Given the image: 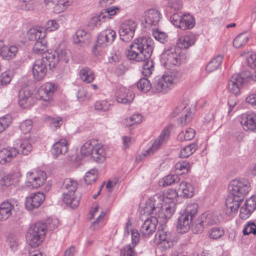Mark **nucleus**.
Returning <instances> with one entry per match:
<instances>
[{
  "mask_svg": "<svg viewBox=\"0 0 256 256\" xmlns=\"http://www.w3.org/2000/svg\"><path fill=\"white\" fill-rule=\"evenodd\" d=\"M116 36L115 31L112 29L102 32L98 36L96 44L92 48L93 54L96 56L102 55L104 48L114 41Z\"/></svg>",
  "mask_w": 256,
  "mask_h": 256,
  "instance_id": "obj_5",
  "label": "nucleus"
},
{
  "mask_svg": "<svg viewBox=\"0 0 256 256\" xmlns=\"http://www.w3.org/2000/svg\"><path fill=\"white\" fill-rule=\"evenodd\" d=\"M18 202L14 198H9L0 204V221L4 222L8 219L18 206Z\"/></svg>",
  "mask_w": 256,
  "mask_h": 256,
  "instance_id": "obj_17",
  "label": "nucleus"
},
{
  "mask_svg": "<svg viewBox=\"0 0 256 256\" xmlns=\"http://www.w3.org/2000/svg\"><path fill=\"white\" fill-rule=\"evenodd\" d=\"M196 148L197 146L195 144H191L181 150L180 156L182 158H188L196 151Z\"/></svg>",
  "mask_w": 256,
  "mask_h": 256,
  "instance_id": "obj_50",
  "label": "nucleus"
},
{
  "mask_svg": "<svg viewBox=\"0 0 256 256\" xmlns=\"http://www.w3.org/2000/svg\"><path fill=\"white\" fill-rule=\"evenodd\" d=\"M106 212L101 211L98 214L96 220H94L90 226V228L92 230H96L102 227L104 224V217L106 216Z\"/></svg>",
  "mask_w": 256,
  "mask_h": 256,
  "instance_id": "obj_51",
  "label": "nucleus"
},
{
  "mask_svg": "<svg viewBox=\"0 0 256 256\" xmlns=\"http://www.w3.org/2000/svg\"><path fill=\"white\" fill-rule=\"evenodd\" d=\"M142 18L145 22L146 27L156 28L159 25L162 18V14L160 10L156 8L146 10L143 13Z\"/></svg>",
  "mask_w": 256,
  "mask_h": 256,
  "instance_id": "obj_16",
  "label": "nucleus"
},
{
  "mask_svg": "<svg viewBox=\"0 0 256 256\" xmlns=\"http://www.w3.org/2000/svg\"><path fill=\"white\" fill-rule=\"evenodd\" d=\"M223 60L222 55H218L214 58L206 66V70L208 72H211L217 70L220 66Z\"/></svg>",
  "mask_w": 256,
  "mask_h": 256,
  "instance_id": "obj_42",
  "label": "nucleus"
},
{
  "mask_svg": "<svg viewBox=\"0 0 256 256\" xmlns=\"http://www.w3.org/2000/svg\"><path fill=\"white\" fill-rule=\"evenodd\" d=\"M244 235L256 234V224L254 222H248L244 226L242 230Z\"/></svg>",
  "mask_w": 256,
  "mask_h": 256,
  "instance_id": "obj_59",
  "label": "nucleus"
},
{
  "mask_svg": "<svg viewBox=\"0 0 256 256\" xmlns=\"http://www.w3.org/2000/svg\"><path fill=\"white\" fill-rule=\"evenodd\" d=\"M12 79V74L9 70L5 71L0 74V86H6Z\"/></svg>",
  "mask_w": 256,
  "mask_h": 256,
  "instance_id": "obj_58",
  "label": "nucleus"
},
{
  "mask_svg": "<svg viewBox=\"0 0 256 256\" xmlns=\"http://www.w3.org/2000/svg\"><path fill=\"white\" fill-rule=\"evenodd\" d=\"M152 35L155 39L161 43L166 41L167 35L166 33L158 30V29H152Z\"/></svg>",
  "mask_w": 256,
  "mask_h": 256,
  "instance_id": "obj_62",
  "label": "nucleus"
},
{
  "mask_svg": "<svg viewBox=\"0 0 256 256\" xmlns=\"http://www.w3.org/2000/svg\"><path fill=\"white\" fill-rule=\"evenodd\" d=\"M68 150V142L65 138L60 139L52 146V154L54 158L64 154Z\"/></svg>",
  "mask_w": 256,
  "mask_h": 256,
  "instance_id": "obj_28",
  "label": "nucleus"
},
{
  "mask_svg": "<svg viewBox=\"0 0 256 256\" xmlns=\"http://www.w3.org/2000/svg\"><path fill=\"white\" fill-rule=\"evenodd\" d=\"M134 245L128 244L120 250V256H136Z\"/></svg>",
  "mask_w": 256,
  "mask_h": 256,
  "instance_id": "obj_56",
  "label": "nucleus"
},
{
  "mask_svg": "<svg viewBox=\"0 0 256 256\" xmlns=\"http://www.w3.org/2000/svg\"><path fill=\"white\" fill-rule=\"evenodd\" d=\"M179 196L190 198L194 195V187L192 183L186 181L182 182L177 189Z\"/></svg>",
  "mask_w": 256,
  "mask_h": 256,
  "instance_id": "obj_32",
  "label": "nucleus"
},
{
  "mask_svg": "<svg viewBox=\"0 0 256 256\" xmlns=\"http://www.w3.org/2000/svg\"><path fill=\"white\" fill-rule=\"evenodd\" d=\"M195 36L192 34H188L180 36L178 41V48H188L193 45L195 42Z\"/></svg>",
  "mask_w": 256,
  "mask_h": 256,
  "instance_id": "obj_38",
  "label": "nucleus"
},
{
  "mask_svg": "<svg viewBox=\"0 0 256 256\" xmlns=\"http://www.w3.org/2000/svg\"><path fill=\"white\" fill-rule=\"evenodd\" d=\"M183 56L182 50L174 46L166 48L161 55L160 62L166 68L180 65Z\"/></svg>",
  "mask_w": 256,
  "mask_h": 256,
  "instance_id": "obj_4",
  "label": "nucleus"
},
{
  "mask_svg": "<svg viewBox=\"0 0 256 256\" xmlns=\"http://www.w3.org/2000/svg\"><path fill=\"white\" fill-rule=\"evenodd\" d=\"M34 103L30 92L27 89L22 90L19 92L18 104L24 108H28Z\"/></svg>",
  "mask_w": 256,
  "mask_h": 256,
  "instance_id": "obj_31",
  "label": "nucleus"
},
{
  "mask_svg": "<svg viewBox=\"0 0 256 256\" xmlns=\"http://www.w3.org/2000/svg\"><path fill=\"white\" fill-rule=\"evenodd\" d=\"M12 118L10 115H6L0 118V134L4 132L11 124Z\"/></svg>",
  "mask_w": 256,
  "mask_h": 256,
  "instance_id": "obj_55",
  "label": "nucleus"
},
{
  "mask_svg": "<svg viewBox=\"0 0 256 256\" xmlns=\"http://www.w3.org/2000/svg\"><path fill=\"white\" fill-rule=\"evenodd\" d=\"M190 168V164L186 161H180L175 165L176 172L178 174L188 172Z\"/></svg>",
  "mask_w": 256,
  "mask_h": 256,
  "instance_id": "obj_52",
  "label": "nucleus"
},
{
  "mask_svg": "<svg viewBox=\"0 0 256 256\" xmlns=\"http://www.w3.org/2000/svg\"><path fill=\"white\" fill-rule=\"evenodd\" d=\"M137 86L138 88L144 92H147L152 88V84L148 79L145 78L140 79Z\"/></svg>",
  "mask_w": 256,
  "mask_h": 256,
  "instance_id": "obj_54",
  "label": "nucleus"
},
{
  "mask_svg": "<svg viewBox=\"0 0 256 256\" xmlns=\"http://www.w3.org/2000/svg\"><path fill=\"white\" fill-rule=\"evenodd\" d=\"M98 169L95 168L88 171L84 176L85 182L88 184L94 183L98 178Z\"/></svg>",
  "mask_w": 256,
  "mask_h": 256,
  "instance_id": "obj_46",
  "label": "nucleus"
},
{
  "mask_svg": "<svg viewBox=\"0 0 256 256\" xmlns=\"http://www.w3.org/2000/svg\"><path fill=\"white\" fill-rule=\"evenodd\" d=\"M160 194H157L149 198L144 206H142L141 212L148 215H154L160 219V222H166L168 219L161 216L164 212V202Z\"/></svg>",
  "mask_w": 256,
  "mask_h": 256,
  "instance_id": "obj_2",
  "label": "nucleus"
},
{
  "mask_svg": "<svg viewBox=\"0 0 256 256\" xmlns=\"http://www.w3.org/2000/svg\"><path fill=\"white\" fill-rule=\"evenodd\" d=\"M240 123L244 130L256 132V114L246 112L242 114Z\"/></svg>",
  "mask_w": 256,
  "mask_h": 256,
  "instance_id": "obj_24",
  "label": "nucleus"
},
{
  "mask_svg": "<svg viewBox=\"0 0 256 256\" xmlns=\"http://www.w3.org/2000/svg\"><path fill=\"white\" fill-rule=\"evenodd\" d=\"M91 156L98 162H104L106 157V148L102 144L96 143L94 141Z\"/></svg>",
  "mask_w": 256,
  "mask_h": 256,
  "instance_id": "obj_30",
  "label": "nucleus"
},
{
  "mask_svg": "<svg viewBox=\"0 0 256 256\" xmlns=\"http://www.w3.org/2000/svg\"><path fill=\"white\" fill-rule=\"evenodd\" d=\"M256 210V196H252L247 198L240 207V217L242 220L248 218Z\"/></svg>",
  "mask_w": 256,
  "mask_h": 256,
  "instance_id": "obj_22",
  "label": "nucleus"
},
{
  "mask_svg": "<svg viewBox=\"0 0 256 256\" xmlns=\"http://www.w3.org/2000/svg\"><path fill=\"white\" fill-rule=\"evenodd\" d=\"M163 198L164 202V212L161 215L165 219H170L176 210L175 200L177 196H179L177 190L168 189L164 193H160Z\"/></svg>",
  "mask_w": 256,
  "mask_h": 256,
  "instance_id": "obj_10",
  "label": "nucleus"
},
{
  "mask_svg": "<svg viewBox=\"0 0 256 256\" xmlns=\"http://www.w3.org/2000/svg\"><path fill=\"white\" fill-rule=\"evenodd\" d=\"M246 62L250 68L255 69L253 73L250 72V77L254 82H256V53L248 55Z\"/></svg>",
  "mask_w": 256,
  "mask_h": 256,
  "instance_id": "obj_44",
  "label": "nucleus"
},
{
  "mask_svg": "<svg viewBox=\"0 0 256 256\" xmlns=\"http://www.w3.org/2000/svg\"><path fill=\"white\" fill-rule=\"evenodd\" d=\"M179 181L180 178L177 174L168 175L159 181L158 184L161 186H168Z\"/></svg>",
  "mask_w": 256,
  "mask_h": 256,
  "instance_id": "obj_45",
  "label": "nucleus"
},
{
  "mask_svg": "<svg viewBox=\"0 0 256 256\" xmlns=\"http://www.w3.org/2000/svg\"><path fill=\"white\" fill-rule=\"evenodd\" d=\"M194 136L195 130L192 128H187L178 134V138L180 141L190 140H192Z\"/></svg>",
  "mask_w": 256,
  "mask_h": 256,
  "instance_id": "obj_47",
  "label": "nucleus"
},
{
  "mask_svg": "<svg viewBox=\"0 0 256 256\" xmlns=\"http://www.w3.org/2000/svg\"><path fill=\"white\" fill-rule=\"evenodd\" d=\"M178 82L175 76L170 74H164L154 78L152 90L155 93L165 94L172 90Z\"/></svg>",
  "mask_w": 256,
  "mask_h": 256,
  "instance_id": "obj_3",
  "label": "nucleus"
},
{
  "mask_svg": "<svg viewBox=\"0 0 256 256\" xmlns=\"http://www.w3.org/2000/svg\"><path fill=\"white\" fill-rule=\"evenodd\" d=\"M169 136V131L168 129H164L160 136L154 142L151 141L148 144V147L142 154L144 156H151L156 152L162 145L167 140Z\"/></svg>",
  "mask_w": 256,
  "mask_h": 256,
  "instance_id": "obj_19",
  "label": "nucleus"
},
{
  "mask_svg": "<svg viewBox=\"0 0 256 256\" xmlns=\"http://www.w3.org/2000/svg\"><path fill=\"white\" fill-rule=\"evenodd\" d=\"M88 37V32L84 30H78L73 36L74 42L75 44L84 42Z\"/></svg>",
  "mask_w": 256,
  "mask_h": 256,
  "instance_id": "obj_53",
  "label": "nucleus"
},
{
  "mask_svg": "<svg viewBox=\"0 0 256 256\" xmlns=\"http://www.w3.org/2000/svg\"><path fill=\"white\" fill-rule=\"evenodd\" d=\"M251 37L252 35L250 32H244L239 34L233 40L234 46L237 48L244 46Z\"/></svg>",
  "mask_w": 256,
  "mask_h": 256,
  "instance_id": "obj_39",
  "label": "nucleus"
},
{
  "mask_svg": "<svg viewBox=\"0 0 256 256\" xmlns=\"http://www.w3.org/2000/svg\"><path fill=\"white\" fill-rule=\"evenodd\" d=\"M14 148L18 152V154H20L27 156L32 150V146L28 138H23L17 140L14 144Z\"/></svg>",
  "mask_w": 256,
  "mask_h": 256,
  "instance_id": "obj_26",
  "label": "nucleus"
},
{
  "mask_svg": "<svg viewBox=\"0 0 256 256\" xmlns=\"http://www.w3.org/2000/svg\"><path fill=\"white\" fill-rule=\"evenodd\" d=\"M46 229V224L44 222H38L32 225L27 238L29 245L34 248L40 246L44 238Z\"/></svg>",
  "mask_w": 256,
  "mask_h": 256,
  "instance_id": "obj_6",
  "label": "nucleus"
},
{
  "mask_svg": "<svg viewBox=\"0 0 256 256\" xmlns=\"http://www.w3.org/2000/svg\"><path fill=\"white\" fill-rule=\"evenodd\" d=\"M58 88V85L54 82H44L38 89L36 94V98L38 100L46 102V105L50 106L53 101Z\"/></svg>",
  "mask_w": 256,
  "mask_h": 256,
  "instance_id": "obj_11",
  "label": "nucleus"
},
{
  "mask_svg": "<svg viewBox=\"0 0 256 256\" xmlns=\"http://www.w3.org/2000/svg\"><path fill=\"white\" fill-rule=\"evenodd\" d=\"M50 126L52 128L56 130L63 123V119L61 117L49 118Z\"/></svg>",
  "mask_w": 256,
  "mask_h": 256,
  "instance_id": "obj_64",
  "label": "nucleus"
},
{
  "mask_svg": "<svg viewBox=\"0 0 256 256\" xmlns=\"http://www.w3.org/2000/svg\"><path fill=\"white\" fill-rule=\"evenodd\" d=\"M198 205L196 203L188 204L184 212V214H186L190 216V218L192 219L193 216L196 214L198 211Z\"/></svg>",
  "mask_w": 256,
  "mask_h": 256,
  "instance_id": "obj_61",
  "label": "nucleus"
},
{
  "mask_svg": "<svg viewBox=\"0 0 256 256\" xmlns=\"http://www.w3.org/2000/svg\"><path fill=\"white\" fill-rule=\"evenodd\" d=\"M242 200L234 196L228 197L226 201L227 213L228 214L236 213L240 208V203Z\"/></svg>",
  "mask_w": 256,
  "mask_h": 256,
  "instance_id": "obj_36",
  "label": "nucleus"
},
{
  "mask_svg": "<svg viewBox=\"0 0 256 256\" xmlns=\"http://www.w3.org/2000/svg\"><path fill=\"white\" fill-rule=\"evenodd\" d=\"M2 46L0 51V56L6 60H10L14 58L18 52V48L14 45L6 46L2 42H0Z\"/></svg>",
  "mask_w": 256,
  "mask_h": 256,
  "instance_id": "obj_29",
  "label": "nucleus"
},
{
  "mask_svg": "<svg viewBox=\"0 0 256 256\" xmlns=\"http://www.w3.org/2000/svg\"><path fill=\"white\" fill-rule=\"evenodd\" d=\"M52 68L48 58H46V54L41 58L37 59L32 64V74L34 80L40 81L46 77L48 66Z\"/></svg>",
  "mask_w": 256,
  "mask_h": 256,
  "instance_id": "obj_13",
  "label": "nucleus"
},
{
  "mask_svg": "<svg viewBox=\"0 0 256 256\" xmlns=\"http://www.w3.org/2000/svg\"><path fill=\"white\" fill-rule=\"evenodd\" d=\"M76 97L78 100L82 102L88 100L90 98V96L88 94L86 88L81 87L78 91Z\"/></svg>",
  "mask_w": 256,
  "mask_h": 256,
  "instance_id": "obj_60",
  "label": "nucleus"
},
{
  "mask_svg": "<svg viewBox=\"0 0 256 256\" xmlns=\"http://www.w3.org/2000/svg\"><path fill=\"white\" fill-rule=\"evenodd\" d=\"M18 155V152L13 147H8L0 150V164L10 162Z\"/></svg>",
  "mask_w": 256,
  "mask_h": 256,
  "instance_id": "obj_34",
  "label": "nucleus"
},
{
  "mask_svg": "<svg viewBox=\"0 0 256 256\" xmlns=\"http://www.w3.org/2000/svg\"><path fill=\"white\" fill-rule=\"evenodd\" d=\"M250 71L245 70L240 74H233L228 82V90L235 96L240 94L241 88L244 82H254L250 77Z\"/></svg>",
  "mask_w": 256,
  "mask_h": 256,
  "instance_id": "obj_9",
  "label": "nucleus"
},
{
  "mask_svg": "<svg viewBox=\"0 0 256 256\" xmlns=\"http://www.w3.org/2000/svg\"><path fill=\"white\" fill-rule=\"evenodd\" d=\"M120 11L118 6H112L104 10L101 13L104 16L106 20L112 19L114 16L117 14Z\"/></svg>",
  "mask_w": 256,
  "mask_h": 256,
  "instance_id": "obj_48",
  "label": "nucleus"
},
{
  "mask_svg": "<svg viewBox=\"0 0 256 256\" xmlns=\"http://www.w3.org/2000/svg\"><path fill=\"white\" fill-rule=\"evenodd\" d=\"M154 44V41L150 38H138L132 41L126 52V57L129 60L144 62L142 72L146 77L151 75L154 68V63L150 58Z\"/></svg>",
  "mask_w": 256,
  "mask_h": 256,
  "instance_id": "obj_1",
  "label": "nucleus"
},
{
  "mask_svg": "<svg viewBox=\"0 0 256 256\" xmlns=\"http://www.w3.org/2000/svg\"><path fill=\"white\" fill-rule=\"evenodd\" d=\"M46 58H48L49 62L54 68L59 60L68 62L69 60L70 52L66 50L58 49L56 50H50V52H46Z\"/></svg>",
  "mask_w": 256,
  "mask_h": 256,
  "instance_id": "obj_18",
  "label": "nucleus"
},
{
  "mask_svg": "<svg viewBox=\"0 0 256 256\" xmlns=\"http://www.w3.org/2000/svg\"><path fill=\"white\" fill-rule=\"evenodd\" d=\"M230 194L234 198H243L251 190L248 180L245 178H236L230 181L228 186Z\"/></svg>",
  "mask_w": 256,
  "mask_h": 256,
  "instance_id": "obj_8",
  "label": "nucleus"
},
{
  "mask_svg": "<svg viewBox=\"0 0 256 256\" xmlns=\"http://www.w3.org/2000/svg\"><path fill=\"white\" fill-rule=\"evenodd\" d=\"M28 38L30 40H36L34 46L33 52L36 54H42L50 52L47 50V42L44 38L46 34L41 28H32L28 33Z\"/></svg>",
  "mask_w": 256,
  "mask_h": 256,
  "instance_id": "obj_7",
  "label": "nucleus"
},
{
  "mask_svg": "<svg viewBox=\"0 0 256 256\" xmlns=\"http://www.w3.org/2000/svg\"><path fill=\"white\" fill-rule=\"evenodd\" d=\"M102 14L100 12L92 16L90 20L88 26L90 29H94L96 28L99 27L106 20Z\"/></svg>",
  "mask_w": 256,
  "mask_h": 256,
  "instance_id": "obj_41",
  "label": "nucleus"
},
{
  "mask_svg": "<svg viewBox=\"0 0 256 256\" xmlns=\"http://www.w3.org/2000/svg\"><path fill=\"white\" fill-rule=\"evenodd\" d=\"M45 200V196L42 192L32 194L26 198L25 206L28 210H32L39 207Z\"/></svg>",
  "mask_w": 256,
  "mask_h": 256,
  "instance_id": "obj_25",
  "label": "nucleus"
},
{
  "mask_svg": "<svg viewBox=\"0 0 256 256\" xmlns=\"http://www.w3.org/2000/svg\"><path fill=\"white\" fill-rule=\"evenodd\" d=\"M138 26V24L134 20L129 18L123 20L120 26V38L124 42L130 40L134 38Z\"/></svg>",
  "mask_w": 256,
  "mask_h": 256,
  "instance_id": "obj_15",
  "label": "nucleus"
},
{
  "mask_svg": "<svg viewBox=\"0 0 256 256\" xmlns=\"http://www.w3.org/2000/svg\"><path fill=\"white\" fill-rule=\"evenodd\" d=\"M77 187V182L72 178H66L63 182L62 188L64 192H76Z\"/></svg>",
  "mask_w": 256,
  "mask_h": 256,
  "instance_id": "obj_43",
  "label": "nucleus"
},
{
  "mask_svg": "<svg viewBox=\"0 0 256 256\" xmlns=\"http://www.w3.org/2000/svg\"><path fill=\"white\" fill-rule=\"evenodd\" d=\"M63 200L64 204L72 208H76L79 205L80 198L76 194V192H64Z\"/></svg>",
  "mask_w": 256,
  "mask_h": 256,
  "instance_id": "obj_37",
  "label": "nucleus"
},
{
  "mask_svg": "<svg viewBox=\"0 0 256 256\" xmlns=\"http://www.w3.org/2000/svg\"><path fill=\"white\" fill-rule=\"evenodd\" d=\"M155 244L166 250L173 246L174 240L171 233L165 230H158L154 238Z\"/></svg>",
  "mask_w": 256,
  "mask_h": 256,
  "instance_id": "obj_20",
  "label": "nucleus"
},
{
  "mask_svg": "<svg viewBox=\"0 0 256 256\" xmlns=\"http://www.w3.org/2000/svg\"><path fill=\"white\" fill-rule=\"evenodd\" d=\"M94 140H89L86 142L81 147L80 153L84 156H92Z\"/></svg>",
  "mask_w": 256,
  "mask_h": 256,
  "instance_id": "obj_49",
  "label": "nucleus"
},
{
  "mask_svg": "<svg viewBox=\"0 0 256 256\" xmlns=\"http://www.w3.org/2000/svg\"><path fill=\"white\" fill-rule=\"evenodd\" d=\"M220 222V217L219 214L216 212H206L203 213L198 220V231H201L203 227L217 224Z\"/></svg>",
  "mask_w": 256,
  "mask_h": 256,
  "instance_id": "obj_21",
  "label": "nucleus"
},
{
  "mask_svg": "<svg viewBox=\"0 0 256 256\" xmlns=\"http://www.w3.org/2000/svg\"><path fill=\"white\" fill-rule=\"evenodd\" d=\"M46 178V174L44 172L32 170L26 173V186L30 189L39 188L44 184Z\"/></svg>",
  "mask_w": 256,
  "mask_h": 256,
  "instance_id": "obj_12",
  "label": "nucleus"
},
{
  "mask_svg": "<svg viewBox=\"0 0 256 256\" xmlns=\"http://www.w3.org/2000/svg\"><path fill=\"white\" fill-rule=\"evenodd\" d=\"M45 2L47 4L54 6V10L57 13L64 11L72 4L70 0H45Z\"/></svg>",
  "mask_w": 256,
  "mask_h": 256,
  "instance_id": "obj_35",
  "label": "nucleus"
},
{
  "mask_svg": "<svg viewBox=\"0 0 256 256\" xmlns=\"http://www.w3.org/2000/svg\"><path fill=\"white\" fill-rule=\"evenodd\" d=\"M110 106V103L107 100L97 101L94 104L95 110L100 112L108 111Z\"/></svg>",
  "mask_w": 256,
  "mask_h": 256,
  "instance_id": "obj_57",
  "label": "nucleus"
},
{
  "mask_svg": "<svg viewBox=\"0 0 256 256\" xmlns=\"http://www.w3.org/2000/svg\"><path fill=\"white\" fill-rule=\"evenodd\" d=\"M158 220L157 216H153L147 218L140 226L141 234L145 237L153 234L156 230Z\"/></svg>",
  "mask_w": 256,
  "mask_h": 256,
  "instance_id": "obj_23",
  "label": "nucleus"
},
{
  "mask_svg": "<svg viewBox=\"0 0 256 256\" xmlns=\"http://www.w3.org/2000/svg\"><path fill=\"white\" fill-rule=\"evenodd\" d=\"M79 76L83 82L87 84L92 82L96 77L94 72L88 68L81 69L79 72Z\"/></svg>",
  "mask_w": 256,
  "mask_h": 256,
  "instance_id": "obj_40",
  "label": "nucleus"
},
{
  "mask_svg": "<svg viewBox=\"0 0 256 256\" xmlns=\"http://www.w3.org/2000/svg\"><path fill=\"white\" fill-rule=\"evenodd\" d=\"M208 234L211 238L218 239L224 235V231L220 228H214L210 230Z\"/></svg>",
  "mask_w": 256,
  "mask_h": 256,
  "instance_id": "obj_63",
  "label": "nucleus"
},
{
  "mask_svg": "<svg viewBox=\"0 0 256 256\" xmlns=\"http://www.w3.org/2000/svg\"><path fill=\"white\" fill-rule=\"evenodd\" d=\"M134 94L130 90L121 86L116 92V98L118 102L124 104L132 102L134 98Z\"/></svg>",
  "mask_w": 256,
  "mask_h": 256,
  "instance_id": "obj_27",
  "label": "nucleus"
},
{
  "mask_svg": "<svg viewBox=\"0 0 256 256\" xmlns=\"http://www.w3.org/2000/svg\"><path fill=\"white\" fill-rule=\"evenodd\" d=\"M192 218L190 216L184 213L179 217L178 220L176 229L178 233L186 232L190 227Z\"/></svg>",
  "mask_w": 256,
  "mask_h": 256,
  "instance_id": "obj_33",
  "label": "nucleus"
},
{
  "mask_svg": "<svg viewBox=\"0 0 256 256\" xmlns=\"http://www.w3.org/2000/svg\"><path fill=\"white\" fill-rule=\"evenodd\" d=\"M172 24L182 30L190 29L194 26V20L190 14L174 13L170 17Z\"/></svg>",
  "mask_w": 256,
  "mask_h": 256,
  "instance_id": "obj_14",
  "label": "nucleus"
}]
</instances>
